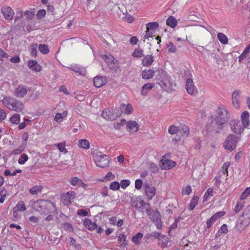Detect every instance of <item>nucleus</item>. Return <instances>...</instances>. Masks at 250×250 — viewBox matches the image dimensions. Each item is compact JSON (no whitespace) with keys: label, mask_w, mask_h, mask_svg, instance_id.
<instances>
[{"label":"nucleus","mask_w":250,"mask_h":250,"mask_svg":"<svg viewBox=\"0 0 250 250\" xmlns=\"http://www.w3.org/2000/svg\"><path fill=\"white\" fill-rule=\"evenodd\" d=\"M63 225L65 230L70 232H72L73 231V227L71 224L69 223H65Z\"/></svg>","instance_id":"62"},{"label":"nucleus","mask_w":250,"mask_h":250,"mask_svg":"<svg viewBox=\"0 0 250 250\" xmlns=\"http://www.w3.org/2000/svg\"><path fill=\"white\" fill-rule=\"evenodd\" d=\"M167 24L172 28H175L177 24V20L173 16H169L167 20Z\"/></svg>","instance_id":"26"},{"label":"nucleus","mask_w":250,"mask_h":250,"mask_svg":"<svg viewBox=\"0 0 250 250\" xmlns=\"http://www.w3.org/2000/svg\"><path fill=\"white\" fill-rule=\"evenodd\" d=\"M160 236H161V234L160 233L157 231H154L147 234L145 235V238L146 239H148L151 237H154L156 239H159Z\"/></svg>","instance_id":"35"},{"label":"nucleus","mask_w":250,"mask_h":250,"mask_svg":"<svg viewBox=\"0 0 250 250\" xmlns=\"http://www.w3.org/2000/svg\"><path fill=\"white\" fill-rule=\"evenodd\" d=\"M76 193L74 191H69L63 196V198L64 200H66L67 198L73 199L76 197Z\"/></svg>","instance_id":"51"},{"label":"nucleus","mask_w":250,"mask_h":250,"mask_svg":"<svg viewBox=\"0 0 250 250\" xmlns=\"http://www.w3.org/2000/svg\"><path fill=\"white\" fill-rule=\"evenodd\" d=\"M106 83V77L104 76L98 75L95 77L93 79L94 85L97 88L101 87L105 85Z\"/></svg>","instance_id":"13"},{"label":"nucleus","mask_w":250,"mask_h":250,"mask_svg":"<svg viewBox=\"0 0 250 250\" xmlns=\"http://www.w3.org/2000/svg\"><path fill=\"white\" fill-rule=\"evenodd\" d=\"M149 169L151 172L153 173H157L159 170L158 166L156 164L152 162L150 163L149 164Z\"/></svg>","instance_id":"45"},{"label":"nucleus","mask_w":250,"mask_h":250,"mask_svg":"<svg viewBox=\"0 0 250 250\" xmlns=\"http://www.w3.org/2000/svg\"><path fill=\"white\" fill-rule=\"evenodd\" d=\"M17 209L18 210L23 211L25 210L26 208L23 201H21L18 202L16 207L14 208V209Z\"/></svg>","instance_id":"39"},{"label":"nucleus","mask_w":250,"mask_h":250,"mask_svg":"<svg viewBox=\"0 0 250 250\" xmlns=\"http://www.w3.org/2000/svg\"><path fill=\"white\" fill-rule=\"evenodd\" d=\"M249 117V113L247 111H245L241 114V120L244 128H248L250 125Z\"/></svg>","instance_id":"17"},{"label":"nucleus","mask_w":250,"mask_h":250,"mask_svg":"<svg viewBox=\"0 0 250 250\" xmlns=\"http://www.w3.org/2000/svg\"><path fill=\"white\" fill-rule=\"evenodd\" d=\"M244 206V202L242 201L237 202V205L234 209V211L235 213H238L241 210Z\"/></svg>","instance_id":"43"},{"label":"nucleus","mask_w":250,"mask_h":250,"mask_svg":"<svg viewBox=\"0 0 250 250\" xmlns=\"http://www.w3.org/2000/svg\"><path fill=\"white\" fill-rule=\"evenodd\" d=\"M158 26L159 24L157 22H149L146 24V29L151 31V30L156 29Z\"/></svg>","instance_id":"37"},{"label":"nucleus","mask_w":250,"mask_h":250,"mask_svg":"<svg viewBox=\"0 0 250 250\" xmlns=\"http://www.w3.org/2000/svg\"><path fill=\"white\" fill-rule=\"evenodd\" d=\"M101 57L105 62L110 69L114 71L116 70L118 67V61L113 56L105 54L101 56Z\"/></svg>","instance_id":"7"},{"label":"nucleus","mask_w":250,"mask_h":250,"mask_svg":"<svg viewBox=\"0 0 250 250\" xmlns=\"http://www.w3.org/2000/svg\"><path fill=\"white\" fill-rule=\"evenodd\" d=\"M9 106L8 108L17 112H20L22 110L24 107L22 102L14 98H9L8 102Z\"/></svg>","instance_id":"6"},{"label":"nucleus","mask_w":250,"mask_h":250,"mask_svg":"<svg viewBox=\"0 0 250 250\" xmlns=\"http://www.w3.org/2000/svg\"><path fill=\"white\" fill-rule=\"evenodd\" d=\"M230 119L229 111L225 108L218 107L216 111V114L211 117L209 123L206 126L208 133L213 131L215 133H220L224 130L225 125Z\"/></svg>","instance_id":"1"},{"label":"nucleus","mask_w":250,"mask_h":250,"mask_svg":"<svg viewBox=\"0 0 250 250\" xmlns=\"http://www.w3.org/2000/svg\"><path fill=\"white\" fill-rule=\"evenodd\" d=\"M46 15V11L44 9L40 10L37 14V18L38 19H41L45 17Z\"/></svg>","instance_id":"58"},{"label":"nucleus","mask_w":250,"mask_h":250,"mask_svg":"<svg viewBox=\"0 0 250 250\" xmlns=\"http://www.w3.org/2000/svg\"><path fill=\"white\" fill-rule=\"evenodd\" d=\"M80 179L77 177H72L71 179L70 183L73 186L78 185Z\"/></svg>","instance_id":"60"},{"label":"nucleus","mask_w":250,"mask_h":250,"mask_svg":"<svg viewBox=\"0 0 250 250\" xmlns=\"http://www.w3.org/2000/svg\"><path fill=\"white\" fill-rule=\"evenodd\" d=\"M229 125L231 130L237 134H241L245 129L244 127L241 125L240 121L238 120H230Z\"/></svg>","instance_id":"9"},{"label":"nucleus","mask_w":250,"mask_h":250,"mask_svg":"<svg viewBox=\"0 0 250 250\" xmlns=\"http://www.w3.org/2000/svg\"><path fill=\"white\" fill-rule=\"evenodd\" d=\"M77 214L78 215L81 216H86L88 215V212L86 210L83 209L78 210Z\"/></svg>","instance_id":"63"},{"label":"nucleus","mask_w":250,"mask_h":250,"mask_svg":"<svg viewBox=\"0 0 250 250\" xmlns=\"http://www.w3.org/2000/svg\"><path fill=\"white\" fill-rule=\"evenodd\" d=\"M213 189L211 188H208L206 191L204 197H203V202L207 201L208 199V198L212 195Z\"/></svg>","instance_id":"49"},{"label":"nucleus","mask_w":250,"mask_h":250,"mask_svg":"<svg viewBox=\"0 0 250 250\" xmlns=\"http://www.w3.org/2000/svg\"><path fill=\"white\" fill-rule=\"evenodd\" d=\"M28 66L32 70L40 72L41 71L42 67L38 64L36 60H30L28 62Z\"/></svg>","instance_id":"19"},{"label":"nucleus","mask_w":250,"mask_h":250,"mask_svg":"<svg viewBox=\"0 0 250 250\" xmlns=\"http://www.w3.org/2000/svg\"><path fill=\"white\" fill-rule=\"evenodd\" d=\"M95 162L97 167L104 168L108 167L109 161L107 159V156L102 154L101 152L97 153L95 156Z\"/></svg>","instance_id":"4"},{"label":"nucleus","mask_w":250,"mask_h":250,"mask_svg":"<svg viewBox=\"0 0 250 250\" xmlns=\"http://www.w3.org/2000/svg\"><path fill=\"white\" fill-rule=\"evenodd\" d=\"M126 127L130 133H134L138 131L139 126L136 121H130L128 122Z\"/></svg>","instance_id":"18"},{"label":"nucleus","mask_w":250,"mask_h":250,"mask_svg":"<svg viewBox=\"0 0 250 250\" xmlns=\"http://www.w3.org/2000/svg\"><path fill=\"white\" fill-rule=\"evenodd\" d=\"M121 115L120 112H116L115 109L109 110L105 109L104 110L101 114L103 118L107 120L114 121Z\"/></svg>","instance_id":"5"},{"label":"nucleus","mask_w":250,"mask_h":250,"mask_svg":"<svg viewBox=\"0 0 250 250\" xmlns=\"http://www.w3.org/2000/svg\"><path fill=\"white\" fill-rule=\"evenodd\" d=\"M217 38L219 41L224 44L228 43V40L227 37L223 33H219L217 34Z\"/></svg>","instance_id":"31"},{"label":"nucleus","mask_w":250,"mask_h":250,"mask_svg":"<svg viewBox=\"0 0 250 250\" xmlns=\"http://www.w3.org/2000/svg\"><path fill=\"white\" fill-rule=\"evenodd\" d=\"M219 232L221 233H226L228 232V227L227 225L223 224L220 228V229L218 230Z\"/></svg>","instance_id":"64"},{"label":"nucleus","mask_w":250,"mask_h":250,"mask_svg":"<svg viewBox=\"0 0 250 250\" xmlns=\"http://www.w3.org/2000/svg\"><path fill=\"white\" fill-rule=\"evenodd\" d=\"M250 194V187L247 188L242 193L240 199L241 200L245 199Z\"/></svg>","instance_id":"55"},{"label":"nucleus","mask_w":250,"mask_h":250,"mask_svg":"<svg viewBox=\"0 0 250 250\" xmlns=\"http://www.w3.org/2000/svg\"><path fill=\"white\" fill-rule=\"evenodd\" d=\"M239 140L238 136L234 134H229L224 143L225 149L230 151H233L235 149Z\"/></svg>","instance_id":"3"},{"label":"nucleus","mask_w":250,"mask_h":250,"mask_svg":"<svg viewBox=\"0 0 250 250\" xmlns=\"http://www.w3.org/2000/svg\"><path fill=\"white\" fill-rule=\"evenodd\" d=\"M230 164L229 162H227L223 164V166L222 167L220 171L222 173V174L224 176H225V175L226 176H228V168L229 167Z\"/></svg>","instance_id":"33"},{"label":"nucleus","mask_w":250,"mask_h":250,"mask_svg":"<svg viewBox=\"0 0 250 250\" xmlns=\"http://www.w3.org/2000/svg\"><path fill=\"white\" fill-rule=\"evenodd\" d=\"M144 188L148 199L149 200L152 199L156 194L155 188L154 187H150L148 184H145Z\"/></svg>","instance_id":"14"},{"label":"nucleus","mask_w":250,"mask_h":250,"mask_svg":"<svg viewBox=\"0 0 250 250\" xmlns=\"http://www.w3.org/2000/svg\"><path fill=\"white\" fill-rule=\"evenodd\" d=\"M84 225L89 230H93L96 229L98 227L96 223L92 222L91 221L86 218L84 221Z\"/></svg>","instance_id":"23"},{"label":"nucleus","mask_w":250,"mask_h":250,"mask_svg":"<svg viewBox=\"0 0 250 250\" xmlns=\"http://www.w3.org/2000/svg\"><path fill=\"white\" fill-rule=\"evenodd\" d=\"M1 11L4 18L7 20H11L13 18L14 13L10 7H2Z\"/></svg>","instance_id":"15"},{"label":"nucleus","mask_w":250,"mask_h":250,"mask_svg":"<svg viewBox=\"0 0 250 250\" xmlns=\"http://www.w3.org/2000/svg\"><path fill=\"white\" fill-rule=\"evenodd\" d=\"M159 239L161 241V243H159V245H161V247L163 248L167 247L168 239L167 236L164 235H161V236H160Z\"/></svg>","instance_id":"34"},{"label":"nucleus","mask_w":250,"mask_h":250,"mask_svg":"<svg viewBox=\"0 0 250 250\" xmlns=\"http://www.w3.org/2000/svg\"><path fill=\"white\" fill-rule=\"evenodd\" d=\"M12 124L19 125L20 123V115L18 114H13L10 118Z\"/></svg>","instance_id":"32"},{"label":"nucleus","mask_w":250,"mask_h":250,"mask_svg":"<svg viewBox=\"0 0 250 250\" xmlns=\"http://www.w3.org/2000/svg\"><path fill=\"white\" fill-rule=\"evenodd\" d=\"M153 62V57L152 55H147L142 60V64L144 66H149L152 64Z\"/></svg>","instance_id":"25"},{"label":"nucleus","mask_w":250,"mask_h":250,"mask_svg":"<svg viewBox=\"0 0 250 250\" xmlns=\"http://www.w3.org/2000/svg\"><path fill=\"white\" fill-rule=\"evenodd\" d=\"M28 159L27 155L25 153H22L18 160V163L20 165H23L28 160Z\"/></svg>","instance_id":"46"},{"label":"nucleus","mask_w":250,"mask_h":250,"mask_svg":"<svg viewBox=\"0 0 250 250\" xmlns=\"http://www.w3.org/2000/svg\"><path fill=\"white\" fill-rule=\"evenodd\" d=\"M226 214V212L224 211H218L215 214H214L211 217V220H214V221L218 218H220L224 215H225Z\"/></svg>","instance_id":"41"},{"label":"nucleus","mask_w":250,"mask_h":250,"mask_svg":"<svg viewBox=\"0 0 250 250\" xmlns=\"http://www.w3.org/2000/svg\"><path fill=\"white\" fill-rule=\"evenodd\" d=\"M24 15L26 17V19L29 20H32L35 17L34 13L30 10L25 11Z\"/></svg>","instance_id":"53"},{"label":"nucleus","mask_w":250,"mask_h":250,"mask_svg":"<svg viewBox=\"0 0 250 250\" xmlns=\"http://www.w3.org/2000/svg\"><path fill=\"white\" fill-rule=\"evenodd\" d=\"M142 185L143 182L141 179H138L135 181V187L137 189H140L142 188Z\"/></svg>","instance_id":"61"},{"label":"nucleus","mask_w":250,"mask_h":250,"mask_svg":"<svg viewBox=\"0 0 250 250\" xmlns=\"http://www.w3.org/2000/svg\"><path fill=\"white\" fill-rule=\"evenodd\" d=\"M250 220L240 216L237 223L236 229L239 232H241L249 225Z\"/></svg>","instance_id":"11"},{"label":"nucleus","mask_w":250,"mask_h":250,"mask_svg":"<svg viewBox=\"0 0 250 250\" xmlns=\"http://www.w3.org/2000/svg\"><path fill=\"white\" fill-rule=\"evenodd\" d=\"M179 127L171 125L168 128V132L171 134H176L180 130Z\"/></svg>","instance_id":"40"},{"label":"nucleus","mask_w":250,"mask_h":250,"mask_svg":"<svg viewBox=\"0 0 250 250\" xmlns=\"http://www.w3.org/2000/svg\"><path fill=\"white\" fill-rule=\"evenodd\" d=\"M199 198L197 196H194L192 199L191 200L190 203L189 204V207L190 210H193L194 208L196 207L198 203Z\"/></svg>","instance_id":"38"},{"label":"nucleus","mask_w":250,"mask_h":250,"mask_svg":"<svg viewBox=\"0 0 250 250\" xmlns=\"http://www.w3.org/2000/svg\"><path fill=\"white\" fill-rule=\"evenodd\" d=\"M130 184V181L128 180H123L121 182V187L123 189L126 188Z\"/></svg>","instance_id":"59"},{"label":"nucleus","mask_w":250,"mask_h":250,"mask_svg":"<svg viewBox=\"0 0 250 250\" xmlns=\"http://www.w3.org/2000/svg\"><path fill=\"white\" fill-rule=\"evenodd\" d=\"M154 75V71L152 69L144 70L142 72V78L144 80L151 79Z\"/></svg>","instance_id":"21"},{"label":"nucleus","mask_w":250,"mask_h":250,"mask_svg":"<svg viewBox=\"0 0 250 250\" xmlns=\"http://www.w3.org/2000/svg\"><path fill=\"white\" fill-rule=\"evenodd\" d=\"M72 70L73 71H74L76 73H78L80 75H81L83 76H85L86 73V71L84 68H80L78 67H76L72 69Z\"/></svg>","instance_id":"47"},{"label":"nucleus","mask_w":250,"mask_h":250,"mask_svg":"<svg viewBox=\"0 0 250 250\" xmlns=\"http://www.w3.org/2000/svg\"><path fill=\"white\" fill-rule=\"evenodd\" d=\"M79 147L88 149L89 148V142L86 139H81L78 142Z\"/></svg>","instance_id":"28"},{"label":"nucleus","mask_w":250,"mask_h":250,"mask_svg":"<svg viewBox=\"0 0 250 250\" xmlns=\"http://www.w3.org/2000/svg\"><path fill=\"white\" fill-rule=\"evenodd\" d=\"M247 219L250 220V205L247 206L244 210L241 215Z\"/></svg>","instance_id":"42"},{"label":"nucleus","mask_w":250,"mask_h":250,"mask_svg":"<svg viewBox=\"0 0 250 250\" xmlns=\"http://www.w3.org/2000/svg\"><path fill=\"white\" fill-rule=\"evenodd\" d=\"M169 53H175L176 51V47L172 42H169L167 44Z\"/></svg>","instance_id":"50"},{"label":"nucleus","mask_w":250,"mask_h":250,"mask_svg":"<svg viewBox=\"0 0 250 250\" xmlns=\"http://www.w3.org/2000/svg\"><path fill=\"white\" fill-rule=\"evenodd\" d=\"M120 109L121 110V113H124L127 114H131L133 110L132 106L130 104H122L120 106Z\"/></svg>","instance_id":"20"},{"label":"nucleus","mask_w":250,"mask_h":250,"mask_svg":"<svg viewBox=\"0 0 250 250\" xmlns=\"http://www.w3.org/2000/svg\"><path fill=\"white\" fill-rule=\"evenodd\" d=\"M37 46L38 45L36 43H34L31 45V55L34 57H36L37 56Z\"/></svg>","instance_id":"52"},{"label":"nucleus","mask_w":250,"mask_h":250,"mask_svg":"<svg viewBox=\"0 0 250 250\" xmlns=\"http://www.w3.org/2000/svg\"><path fill=\"white\" fill-rule=\"evenodd\" d=\"M15 95L18 97H23L27 94L26 88L23 86H19L15 90Z\"/></svg>","instance_id":"24"},{"label":"nucleus","mask_w":250,"mask_h":250,"mask_svg":"<svg viewBox=\"0 0 250 250\" xmlns=\"http://www.w3.org/2000/svg\"><path fill=\"white\" fill-rule=\"evenodd\" d=\"M58 147L59 150L62 152H63L64 153H67L68 152V151L65 147L64 144L62 143H59L58 144Z\"/></svg>","instance_id":"57"},{"label":"nucleus","mask_w":250,"mask_h":250,"mask_svg":"<svg viewBox=\"0 0 250 250\" xmlns=\"http://www.w3.org/2000/svg\"><path fill=\"white\" fill-rule=\"evenodd\" d=\"M161 217V214L157 209L154 210V212H152V215L150 216L151 221L154 224L158 229H161L162 228Z\"/></svg>","instance_id":"10"},{"label":"nucleus","mask_w":250,"mask_h":250,"mask_svg":"<svg viewBox=\"0 0 250 250\" xmlns=\"http://www.w3.org/2000/svg\"><path fill=\"white\" fill-rule=\"evenodd\" d=\"M143 237V234L141 232H138L136 235L133 236L132 238V242L136 244L139 245L140 244V240L142 239V238Z\"/></svg>","instance_id":"29"},{"label":"nucleus","mask_w":250,"mask_h":250,"mask_svg":"<svg viewBox=\"0 0 250 250\" xmlns=\"http://www.w3.org/2000/svg\"><path fill=\"white\" fill-rule=\"evenodd\" d=\"M131 202L133 203V206H134L139 211H142L143 207H144L150 208V204L145 203L144 200H142L141 196H137L135 198H132Z\"/></svg>","instance_id":"8"},{"label":"nucleus","mask_w":250,"mask_h":250,"mask_svg":"<svg viewBox=\"0 0 250 250\" xmlns=\"http://www.w3.org/2000/svg\"><path fill=\"white\" fill-rule=\"evenodd\" d=\"M180 129L179 131L182 133V136L185 137H187L189 134V127L185 124H182L179 126Z\"/></svg>","instance_id":"27"},{"label":"nucleus","mask_w":250,"mask_h":250,"mask_svg":"<svg viewBox=\"0 0 250 250\" xmlns=\"http://www.w3.org/2000/svg\"><path fill=\"white\" fill-rule=\"evenodd\" d=\"M154 86V83H148L144 84L141 89V94L143 96L146 95Z\"/></svg>","instance_id":"22"},{"label":"nucleus","mask_w":250,"mask_h":250,"mask_svg":"<svg viewBox=\"0 0 250 250\" xmlns=\"http://www.w3.org/2000/svg\"><path fill=\"white\" fill-rule=\"evenodd\" d=\"M120 185L119 182L117 181H114L112 182L109 186V188L110 189L112 190H117L120 188Z\"/></svg>","instance_id":"48"},{"label":"nucleus","mask_w":250,"mask_h":250,"mask_svg":"<svg viewBox=\"0 0 250 250\" xmlns=\"http://www.w3.org/2000/svg\"><path fill=\"white\" fill-rule=\"evenodd\" d=\"M225 176H224L222 173L219 171L218 175L214 178V180H215V185L217 186H218L221 184L222 182L221 179H223Z\"/></svg>","instance_id":"44"},{"label":"nucleus","mask_w":250,"mask_h":250,"mask_svg":"<svg viewBox=\"0 0 250 250\" xmlns=\"http://www.w3.org/2000/svg\"><path fill=\"white\" fill-rule=\"evenodd\" d=\"M42 189V186H35L29 189V192L33 195H37L39 192H41Z\"/></svg>","instance_id":"30"},{"label":"nucleus","mask_w":250,"mask_h":250,"mask_svg":"<svg viewBox=\"0 0 250 250\" xmlns=\"http://www.w3.org/2000/svg\"><path fill=\"white\" fill-rule=\"evenodd\" d=\"M32 207L35 210L45 214L49 213V211L47 210V208L53 209V211L56 210V207L52 202L44 200H40L34 202Z\"/></svg>","instance_id":"2"},{"label":"nucleus","mask_w":250,"mask_h":250,"mask_svg":"<svg viewBox=\"0 0 250 250\" xmlns=\"http://www.w3.org/2000/svg\"><path fill=\"white\" fill-rule=\"evenodd\" d=\"M25 146L21 145L18 148L14 149L12 152V154H21L24 149Z\"/></svg>","instance_id":"54"},{"label":"nucleus","mask_w":250,"mask_h":250,"mask_svg":"<svg viewBox=\"0 0 250 250\" xmlns=\"http://www.w3.org/2000/svg\"><path fill=\"white\" fill-rule=\"evenodd\" d=\"M162 164L160 166L162 169H169L176 166V163L174 161L167 159L161 161Z\"/></svg>","instance_id":"16"},{"label":"nucleus","mask_w":250,"mask_h":250,"mask_svg":"<svg viewBox=\"0 0 250 250\" xmlns=\"http://www.w3.org/2000/svg\"><path fill=\"white\" fill-rule=\"evenodd\" d=\"M132 56L134 57L140 58L144 56L143 50L142 49H136L133 53Z\"/></svg>","instance_id":"56"},{"label":"nucleus","mask_w":250,"mask_h":250,"mask_svg":"<svg viewBox=\"0 0 250 250\" xmlns=\"http://www.w3.org/2000/svg\"><path fill=\"white\" fill-rule=\"evenodd\" d=\"M39 51L43 54H48L49 50L47 45L45 44H41L39 46Z\"/></svg>","instance_id":"36"},{"label":"nucleus","mask_w":250,"mask_h":250,"mask_svg":"<svg viewBox=\"0 0 250 250\" xmlns=\"http://www.w3.org/2000/svg\"><path fill=\"white\" fill-rule=\"evenodd\" d=\"M185 86L187 91L189 94L195 96L197 94L198 91L194 86L192 79L188 78L187 80Z\"/></svg>","instance_id":"12"}]
</instances>
